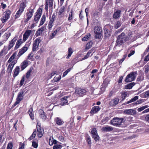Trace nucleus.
Instances as JSON below:
<instances>
[{
  "label": "nucleus",
  "instance_id": "44",
  "mask_svg": "<svg viewBox=\"0 0 149 149\" xmlns=\"http://www.w3.org/2000/svg\"><path fill=\"white\" fill-rule=\"evenodd\" d=\"M62 146L61 144H56L53 146V149H61Z\"/></svg>",
  "mask_w": 149,
  "mask_h": 149
},
{
  "label": "nucleus",
  "instance_id": "3",
  "mask_svg": "<svg viewBox=\"0 0 149 149\" xmlns=\"http://www.w3.org/2000/svg\"><path fill=\"white\" fill-rule=\"evenodd\" d=\"M125 122L123 118H119L117 117L113 118L110 121L111 124L116 127H119L122 123Z\"/></svg>",
  "mask_w": 149,
  "mask_h": 149
},
{
  "label": "nucleus",
  "instance_id": "12",
  "mask_svg": "<svg viewBox=\"0 0 149 149\" xmlns=\"http://www.w3.org/2000/svg\"><path fill=\"white\" fill-rule=\"evenodd\" d=\"M124 113L128 115H134L136 114V111L134 109H126L123 111Z\"/></svg>",
  "mask_w": 149,
  "mask_h": 149
},
{
  "label": "nucleus",
  "instance_id": "63",
  "mask_svg": "<svg viewBox=\"0 0 149 149\" xmlns=\"http://www.w3.org/2000/svg\"><path fill=\"white\" fill-rule=\"evenodd\" d=\"M55 17V16L54 14H53L52 17V18L50 20L49 22L53 23L54 21V19Z\"/></svg>",
  "mask_w": 149,
  "mask_h": 149
},
{
  "label": "nucleus",
  "instance_id": "30",
  "mask_svg": "<svg viewBox=\"0 0 149 149\" xmlns=\"http://www.w3.org/2000/svg\"><path fill=\"white\" fill-rule=\"evenodd\" d=\"M17 55L16 53H14L12 55L10 56L9 59L8 61V62L9 63H11L12 62L13 59L15 58Z\"/></svg>",
  "mask_w": 149,
  "mask_h": 149
},
{
  "label": "nucleus",
  "instance_id": "11",
  "mask_svg": "<svg viewBox=\"0 0 149 149\" xmlns=\"http://www.w3.org/2000/svg\"><path fill=\"white\" fill-rule=\"evenodd\" d=\"M86 91L85 89L82 88L77 89L75 91L76 94L81 96L86 95Z\"/></svg>",
  "mask_w": 149,
  "mask_h": 149
},
{
  "label": "nucleus",
  "instance_id": "27",
  "mask_svg": "<svg viewBox=\"0 0 149 149\" xmlns=\"http://www.w3.org/2000/svg\"><path fill=\"white\" fill-rule=\"evenodd\" d=\"M135 84L134 82H132L125 85V88L126 89H131L132 87L135 85Z\"/></svg>",
  "mask_w": 149,
  "mask_h": 149
},
{
  "label": "nucleus",
  "instance_id": "56",
  "mask_svg": "<svg viewBox=\"0 0 149 149\" xmlns=\"http://www.w3.org/2000/svg\"><path fill=\"white\" fill-rule=\"evenodd\" d=\"M61 78V76L60 75L58 77H54V79L55 82H57L60 80Z\"/></svg>",
  "mask_w": 149,
  "mask_h": 149
},
{
  "label": "nucleus",
  "instance_id": "46",
  "mask_svg": "<svg viewBox=\"0 0 149 149\" xmlns=\"http://www.w3.org/2000/svg\"><path fill=\"white\" fill-rule=\"evenodd\" d=\"M148 107V106L147 105H145L138 108L137 109V110L139 112H141L143 110H144L145 109L147 108Z\"/></svg>",
  "mask_w": 149,
  "mask_h": 149
},
{
  "label": "nucleus",
  "instance_id": "55",
  "mask_svg": "<svg viewBox=\"0 0 149 149\" xmlns=\"http://www.w3.org/2000/svg\"><path fill=\"white\" fill-rule=\"evenodd\" d=\"M24 53V52L21 49L18 53L17 56L18 58H19Z\"/></svg>",
  "mask_w": 149,
  "mask_h": 149
},
{
  "label": "nucleus",
  "instance_id": "6",
  "mask_svg": "<svg viewBox=\"0 0 149 149\" xmlns=\"http://www.w3.org/2000/svg\"><path fill=\"white\" fill-rule=\"evenodd\" d=\"M24 91L23 90H21L18 93L17 97L16 98V101L13 104V106H15L19 103L20 102L24 99Z\"/></svg>",
  "mask_w": 149,
  "mask_h": 149
},
{
  "label": "nucleus",
  "instance_id": "49",
  "mask_svg": "<svg viewBox=\"0 0 149 149\" xmlns=\"http://www.w3.org/2000/svg\"><path fill=\"white\" fill-rule=\"evenodd\" d=\"M71 70V68H69L68 69L66 70L63 73V77H65L66 76L69 72Z\"/></svg>",
  "mask_w": 149,
  "mask_h": 149
},
{
  "label": "nucleus",
  "instance_id": "5",
  "mask_svg": "<svg viewBox=\"0 0 149 149\" xmlns=\"http://www.w3.org/2000/svg\"><path fill=\"white\" fill-rule=\"evenodd\" d=\"M94 32L95 33V38L100 39L101 38V34L102 33V29L100 26H96L94 28Z\"/></svg>",
  "mask_w": 149,
  "mask_h": 149
},
{
  "label": "nucleus",
  "instance_id": "40",
  "mask_svg": "<svg viewBox=\"0 0 149 149\" xmlns=\"http://www.w3.org/2000/svg\"><path fill=\"white\" fill-rule=\"evenodd\" d=\"M9 18L4 15L1 19V20L3 23L6 22Z\"/></svg>",
  "mask_w": 149,
  "mask_h": 149
},
{
  "label": "nucleus",
  "instance_id": "50",
  "mask_svg": "<svg viewBox=\"0 0 149 149\" xmlns=\"http://www.w3.org/2000/svg\"><path fill=\"white\" fill-rule=\"evenodd\" d=\"M90 36V34H89V35H88L85 36L84 38H82V40L83 41H87L88 40Z\"/></svg>",
  "mask_w": 149,
  "mask_h": 149
},
{
  "label": "nucleus",
  "instance_id": "23",
  "mask_svg": "<svg viewBox=\"0 0 149 149\" xmlns=\"http://www.w3.org/2000/svg\"><path fill=\"white\" fill-rule=\"evenodd\" d=\"M14 72L13 73V77H15L19 74L20 71V68L19 66H16L15 69L14 70Z\"/></svg>",
  "mask_w": 149,
  "mask_h": 149
},
{
  "label": "nucleus",
  "instance_id": "57",
  "mask_svg": "<svg viewBox=\"0 0 149 149\" xmlns=\"http://www.w3.org/2000/svg\"><path fill=\"white\" fill-rule=\"evenodd\" d=\"M130 53L128 55V57H130L132 55H133L135 53V50H131L130 52Z\"/></svg>",
  "mask_w": 149,
  "mask_h": 149
},
{
  "label": "nucleus",
  "instance_id": "62",
  "mask_svg": "<svg viewBox=\"0 0 149 149\" xmlns=\"http://www.w3.org/2000/svg\"><path fill=\"white\" fill-rule=\"evenodd\" d=\"M24 77H23L21 79L20 81V86H22L23 85L24 83Z\"/></svg>",
  "mask_w": 149,
  "mask_h": 149
},
{
  "label": "nucleus",
  "instance_id": "18",
  "mask_svg": "<svg viewBox=\"0 0 149 149\" xmlns=\"http://www.w3.org/2000/svg\"><path fill=\"white\" fill-rule=\"evenodd\" d=\"M28 65V62L26 60H24L21 64V71L23 70Z\"/></svg>",
  "mask_w": 149,
  "mask_h": 149
},
{
  "label": "nucleus",
  "instance_id": "52",
  "mask_svg": "<svg viewBox=\"0 0 149 149\" xmlns=\"http://www.w3.org/2000/svg\"><path fill=\"white\" fill-rule=\"evenodd\" d=\"M32 70L31 69L26 73V77L27 79L29 78L30 76V73H31Z\"/></svg>",
  "mask_w": 149,
  "mask_h": 149
},
{
  "label": "nucleus",
  "instance_id": "61",
  "mask_svg": "<svg viewBox=\"0 0 149 149\" xmlns=\"http://www.w3.org/2000/svg\"><path fill=\"white\" fill-rule=\"evenodd\" d=\"M5 47H6V46H4V48L2 50L1 52H0V57L3 56L4 55L3 53H4L5 48Z\"/></svg>",
  "mask_w": 149,
  "mask_h": 149
},
{
  "label": "nucleus",
  "instance_id": "60",
  "mask_svg": "<svg viewBox=\"0 0 149 149\" xmlns=\"http://www.w3.org/2000/svg\"><path fill=\"white\" fill-rule=\"evenodd\" d=\"M57 73V72L56 71L52 72L49 75V78L50 79L51 78L52 76H54L55 74H56Z\"/></svg>",
  "mask_w": 149,
  "mask_h": 149
},
{
  "label": "nucleus",
  "instance_id": "48",
  "mask_svg": "<svg viewBox=\"0 0 149 149\" xmlns=\"http://www.w3.org/2000/svg\"><path fill=\"white\" fill-rule=\"evenodd\" d=\"M121 22L120 21H117L115 26V28L117 29L121 25Z\"/></svg>",
  "mask_w": 149,
  "mask_h": 149
},
{
  "label": "nucleus",
  "instance_id": "1",
  "mask_svg": "<svg viewBox=\"0 0 149 149\" xmlns=\"http://www.w3.org/2000/svg\"><path fill=\"white\" fill-rule=\"evenodd\" d=\"M41 41L40 38H36L34 41L32 48L31 52L29 55L28 57L29 59L31 60L33 56L34 52H35L38 49V47L39 43Z\"/></svg>",
  "mask_w": 149,
  "mask_h": 149
},
{
  "label": "nucleus",
  "instance_id": "24",
  "mask_svg": "<svg viewBox=\"0 0 149 149\" xmlns=\"http://www.w3.org/2000/svg\"><path fill=\"white\" fill-rule=\"evenodd\" d=\"M93 51L92 49H91L88 51L86 55L82 59L81 61L85 60L88 58L89 57L91 56L93 54H91V55L90 54L93 52Z\"/></svg>",
  "mask_w": 149,
  "mask_h": 149
},
{
  "label": "nucleus",
  "instance_id": "53",
  "mask_svg": "<svg viewBox=\"0 0 149 149\" xmlns=\"http://www.w3.org/2000/svg\"><path fill=\"white\" fill-rule=\"evenodd\" d=\"M37 130L38 132H40L41 131L43 132V129L41 128L40 126L38 125H37Z\"/></svg>",
  "mask_w": 149,
  "mask_h": 149
},
{
  "label": "nucleus",
  "instance_id": "31",
  "mask_svg": "<svg viewBox=\"0 0 149 149\" xmlns=\"http://www.w3.org/2000/svg\"><path fill=\"white\" fill-rule=\"evenodd\" d=\"M23 12V11L19 9L18 11L16 13L15 16V19H17L19 18L21 14Z\"/></svg>",
  "mask_w": 149,
  "mask_h": 149
},
{
  "label": "nucleus",
  "instance_id": "37",
  "mask_svg": "<svg viewBox=\"0 0 149 149\" xmlns=\"http://www.w3.org/2000/svg\"><path fill=\"white\" fill-rule=\"evenodd\" d=\"M37 134V132L36 130H34L31 136L29 138L28 140L29 141H30L32 140L33 138L35 137L36 134Z\"/></svg>",
  "mask_w": 149,
  "mask_h": 149
},
{
  "label": "nucleus",
  "instance_id": "19",
  "mask_svg": "<svg viewBox=\"0 0 149 149\" xmlns=\"http://www.w3.org/2000/svg\"><path fill=\"white\" fill-rule=\"evenodd\" d=\"M39 116L43 120H45L46 118V116L45 115V113L42 109H40L39 110Z\"/></svg>",
  "mask_w": 149,
  "mask_h": 149
},
{
  "label": "nucleus",
  "instance_id": "14",
  "mask_svg": "<svg viewBox=\"0 0 149 149\" xmlns=\"http://www.w3.org/2000/svg\"><path fill=\"white\" fill-rule=\"evenodd\" d=\"M17 37H15L11 41L9 42V45L8 46V50H10L15 44V42L17 40Z\"/></svg>",
  "mask_w": 149,
  "mask_h": 149
},
{
  "label": "nucleus",
  "instance_id": "58",
  "mask_svg": "<svg viewBox=\"0 0 149 149\" xmlns=\"http://www.w3.org/2000/svg\"><path fill=\"white\" fill-rule=\"evenodd\" d=\"M58 140L61 142H63L65 141L64 137L62 136H59Z\"/></svg>",
  "mask_w": 149,
  "mask_h": 149
},
{
  "label": "nucleus",
  "instance_id": "47",
  "mask_svg": "<svg viewBox=\"0 0 149 149\" xmlns=\"http://www.w3.org/2000/svg\"><path fill=\"white\" fill-rule=\"evenodd\" d=\"M13 147V143L11 142H10L9 143H8L7 145L6 149H12Z\"/></svg>",
  "mask_w": 149,
  "mask_h": 149
},
{
  "label": "nucleus",
  "instance_id": "59",
  "mask_svg": "<svg viewBox=\"0 0 149 149\" xmlns=\"http://www.w3.org/2000/svg\"><path fill=\"white\" fill-rule=\"evenodd\" d=\"M144 97L146 98L149 97V90L144 93Z\"/></svg>",
  "mask_w": 149,
  "mask_h": 149
},
{
  "label": "nucleus",
  "instance_id": "28",
  "mask_svg": "<svg viewBox=\"0 0 149 149\" xmlns=\"http://www.w3.org/2000/svg\"><path fill=\"white\" fill-rule=\"evenodd\" d=\"M30 43L29 42L26 43L25 45L21 49L25 52L27 50L28 47L30 45Z\"/></svg>",
  "mask_w": 149,
  "mask_h": 149
},
{
  "label": "nucleus",
  "instance_id": "43",
  "mask_svg": "<svg viewBox=\"0 0 149 149\" xmlns=\"http://www.w3.org/2000/svg\"><path fill=\"white\" fill-rule=\"evenodd\" d=\"M59 29H57L56 30H55L53 33H52V35L50 36L51 39H52L54 37V36L57 33L58 31H59Z\"/></svg>",
  "mask_w": 149,
  "mask_h": 149
},
{
  "label": "nucleus",
  "instance_id": "25",
  "mask_svg": "<svg viewBox=\"0 0 149 149\" xmlns=\"http://www.w3.org/2000/svg\"><path fill=\"white\" fill-rule=\"evenodd\" d=\"M44 28L45 27L42 26L41 28L39 29L36 32V35L37 36H40L44 30Z\"/></svg>",
  "mask_w": 149,
  "mask_h": 149
},
{
  "label": "nucleus",
  "instance_id": "26",
  "mask_svg": "<svg viewBox=\"0 0 149 149\" xmlns=\"http://www.w3.org/2000/svg\"><path fill=\"white\" fill-rule=\"evenodd\" d=\"M28 112L29 114L31 119L32 120H34V117L33 108H31L29 110Z\"/></svg>",
  "mask_w": 149,
  "mask_h": 149
},
{
  "label": "nucleus",
  "instance_id": "32",
  "mask_svg": "<svg viewBox=\"0 0 149 149\" xmlns=\"http://www.w3.org/2000/svg\"><path fill=\"white\" fill-rule=\"evenodd\" d=\"M22 43V40L21 39H20L18 40L16 44L15 48L16 49L18 48L20 45H21V44Z\"/></svg>",
  "mask_w": 149,
  "mask_h": 149
},
{
  "label": "nucleus",
  "instance_id": "21",
  "mask_svg": "<svg viewBox=\"0 0 149 149\" xmlns=\"http://www.w3.org/2000/svg\"><path fill=\"white\" fill-rule=\"evenodd\" d=\"M113 127L110 126H107L105 127H103L102 128L103 131L106 132H111L113 131Z\"/></svg>",
  "mask_w": 149,
  "mask_h": 149
},
{
  "label": "nucleus",
  "instance_id": "64",
  "mask_svg": "<svg viewBox=\"0 0 149 149\" xmlns=\"http://www.w3.org/2000/svg\"><path fill=\"white\" fill-rule=\"evenodd\" d=\"M64 8L63 7H61L59 10V13L60 15H61L64 12Z\"/></svg>",
  "mask_w": 149,
  "mask_h": 149
},
{
  "label": "nucleus",
  "instance_id": "45",
  "mask_svg": "<svg viewBox=\"0 0 149 149\" xmlns=\"http://www.w3.org/2000/svg\"><path fill=\"white\" fill-rule=\"evenodd\" d=\"M92 44V42H88L86 46V49H89L91 47Z\"/></svg>",
  "mask_w": 149,
  "mask_h": 149
},
{
  "label": "nucleus",
  "instance_id": "10",
  "mask_svg": "<svg viewBox=\"0 0 149 149\" xmlns=\"http://www.w3.org/2000/svg\"><path fill=\"white\" fill-rule=\"evenodd\" d=\"M70 96H67L62 98L61 101V105L62 106L68 105V102L70 101Z\"/></svg>",
  "mask_w": 149,
  "mask_h": 149
},
{
  "label": "nucleus",
  "instance_id": "2",
  "mask_svg": "<svg viewBox=\"0 0 149 149\" xmlns=\"http://www.w3.org/2000/svg\"><path fill=\"white\" fill-rule=\"evenodd\" d=\"M129 39V38L125 35L124 33L122 32L118 36L116 43L117 45L119 46L128 40Z\"/></svg>",
  "mask_w": 149,
  "mask_h": 149
},
{
  "label": "nucleus",
  "instance_id": "22",
  "mask_svg": "<svg viewBox=\"0 0 149 149\" xmlns=\"http://www.w3.org/2000/svg\"><path fill=\"white\" fill-rule=\"evenodd\" d=\"M121 11L120 10H117L113 15V17L115 19H118L120 15Z\"/></svg>",
  "mask_w": 149,
  "mask_h": 149
},
{
  "label": "nucleus",
  "instance_id": "4",
  "mask_svg": "<svg viewBox=\"0 0 149 149\" xmlns=\"http://www.w3.org/2000/svg\"><path fill=\"white\" fill-rule=\"evenodd\" d=\"M137 75V71L130 73L126 77L125 79V81L126 82H128L134 81Z\"/></svg>",
  "mask_w": 149,
  "mask_h": 149
},
{
  "label": "nucleus",
  "instance_id": "15",
  "mask_svg": "<svg viewBox=\"0 0 149 149\" xmlns=\"http://www.w3.org/2000/svg\"><path fill=\"white\" fill-rule=\"evenodd\" d=\"M16 62V61L14 60L9 64L7 68V71L8 72H11Z\"/></svg>",
  "mask_w": 149,
  "mask_h": 149
},
{
  "label": "nucleus",
  "instance_id": "39",
  "mask_svg": "<svg viewBox=\"0 0 149 149\" xmlns=\"http://www.w3.org/2000/svg\"><path fill=\"white\" fill-rule=\"evenodd\" d=\"M11 14V12L9 10H8L4 12V15L9 18Z\"/></svg>",
  "mask_w": 149,
  "mask_h": 149
},
{
  "label": "nucleus",
  "instance_id": "8",
  "mask_svg": "<svg viewBox=\"0 0 149 149\" xmlns=\"http://www.w3.org/2000/svg\"><path fill=\"white\" fill-rule=\"evenodd\" d=\"M91 133L92 134V138L94 139L95 141L99 140L100 137L98 134L96 128H93L91 132Z\"/></svg>",
  "mask_w": 149,
  "mask_h": 149
},
{
  "label": "nucleus",
  "instance_id": "41",
  "mask_svg": "<svg viewBox=\"0 0 149 149\" xmlns=\"http://www.w3.org/2000/svg\"><path fill=\"white\" fill-rule=\"evenodd\" d=\"M139 97L138 96H136L133 98H132L131 100L128 101V103H130L132 102H134L138 99Z\"/></svg>",
  "mask_w": 149,
  "mask_h": 149
},
{
  "label": "nucleus",
  "instance_id": "36",
  "mask_svg": "<svg viewBox=\"0 0 149 149\" xmlns=\"http://www.w3.org/2000/svg\"><path fill=\"white\" fill-rule=\"evenodd\" d=\"M119 101V100L118 98H115L114 99L112 100L111 102H112L113 104L112 105H115L117 104Z\"/></svg>",
  "mask_w": 149,
  "mask_h": 149
},
{
  "label": "nucleus",
  "instance_id": "20",
  "mask_svg": "<svg viewBox=\"0 0 149 149\" xmlns=\"http://www.w3.org/2000/svg\"><path fill=\"white\" fill-rule=\"evenodd\" d=\"M56 123L59 125H63L64 122L59 117L56 118L54 120Z\"/></svg>",
  "mask_w": 149,
  "mask_h": 149
},
{
  "label": "nucleus",
  "instance_id": "17",
  "mask_svg": "<svg viewBox=\"0 0 149 149\" xmlns=\"http://www.w3.org/2000/svg\"><path fill=\"white\" fill-rule=\"evenodd\" d=\"M109 26V25L105 26L104 29V32L105 35V38H108L110 36L111 34L107 28Z\"/></svg>",
  "mask_w": 149,
  "mask_h": 149
},
{
  "label": "nucleus",
  "instance_id": "7",
  "mask_svg": "<svg viewBox=\"0 0 149 149\" xmlns=\"http://www.w3.org/2000/svg\"><path fill=\"white\" fill-rule=\"evenodd\" d=\"M35 8V7L33 6L32 7V6H31L28 9V12L26 13L27 18L25 20L26 22H28L32 17L34 12V10Z\"/></svg>",
  "mask_w": 149,
  "mask_h": 149
},
{
  "label": "nucleus",
  "instance_id": "54",
  "mask_svg": "<svg viewBox=\"0 0 149 149\" xmlns=\"http://www.w3.org/2000/svg\"><path fill=\"white\" fill-rule=\"evenodd\" d=\"M72 19V10L70 12L69 16L68 18V20H70Z\"/></svg>",
  "mask_w": 149,
  "mask_h": 149
},
{
  "label": "nucleus",
  "instance_id": "16",
  "mask_svg": "<svg viewBox=\"0 0 149 149\" xmlns=\"http://www.w3.org/2000/svg\"><path fill=\"white\" fill-rule=\"evenodd\" d=\"M100 109V108L98 106H95L92 108L90 113L94 114L97 113Z\"/></svg>",
  "mask_w": 149,
  "mask_h": 149
},
{
  "label": "nucleus",
  "instance_id": "13",
  "mask_svg": "<svg viewBox=\"0 0 149 149\" xmlns=\"http://www.w3.org/2000/svg\"><path fill=\"white\" fill-rule=\"evenodd\" d=\"M32 31L31 30H26L23 35V40L24 42L25 41L30 35Z\"/></svg>",
  "mask_w": 149,
  "mask_h": 149
},
{
  "label": "nucleus",
  "instance_id": "9",
  "mask_svg": "<svg viewBox=\"0 0 149 149\" xmlns=\"http://www.w3.org/2000/svg\"><path fill=\"white\" fill-rule=\"evenodd\" d=\"M42 9L39 8L37 10L36 12L35 13L34 20L36 23H37L38 22L40 18L42 15Z\"/></svg>",
  "mask_w": 149,
  "mask_h": 149
},
{
  "label": "nucleus",
  "instance_id": "29",
  "mask_svg": "<svg viewBox=\"0 0 149 149\" xmlns=\"http://www.w3.org/2000/svg\"><path fill=\"white\" fill-rule=\"evenodd\" d=\"M73 52V51L71 47L69 48L68 50V54L66 58L67 59H68L71 56Z\"/></svg>",
  "mask_w": 149,
  "mask_h": 149
},
{
  "label": "nucleus",
  "instance_id": "33",
  "mask_svg": "<svg viewBox=\"0 0 149 149\" xmlns=\"http://www.w3.org/2000/svg\"><path fill=\"white\" fill-rule=\"evenodd\" d=\"M45 19L46 15L45 14L43 15L41 18V20L40 22V24H39L40 26H41L44 24L45 21Z\"/></svg>",
  "mask_w": 149,
  "mask_h": 149
},
{
  "label": "nucleus",
  "instance_id": "42",
  "mask_svg": "<svg viewBox=\"0 0 149 149\" xmlns=\"http://www.w3.org/2000/svg\"><path fill=\"white\" fill-rule=\"evenodd\" d=\"M109 119V117H106L104 118L101 121V123H102V124H104L107 122L108 120Z\"/></svg>",
  "mask_w": 149,
  "mask_h": 149
},
{
  "label": "nucleus",
  "instance_id": "38",
  "mask_svg": "<svg viewBox=\"0 0 149 149\" xmlns=\"http://www.w3.org/2000/svg\"><path fill=\"white\" fill-rule=\"evenodd\" d=\"M46 3H47L49 7H52L53 4V0H46Z\"/></svg>",
  "mask_w": 149,
  "mask_h": 149
},
{
  "label": "nucleus",
  "instance_id": "34",
  "mask_svg": "<svg viewBox=\"0 0 149 149\" xmlns=\"http://www.w3.org/2000/svg\"><path fill=\"white\" fill-rule=\"evenodd\" d=\"M26 6V5L23 2H22L20 4L19 9L24 11L25 8Z\"/></svg>",
  "mask_w": 149,
  "mask_h": 149
},
{
  "label": "nucleus",
  "instance_id": "35",
  "mask_svg": "<svg viewBox=\"0 0 149 149\" xmlns=\"http://www.w3.org/2000/svg\"><path fill=\"white\" fill-rule=\"evenodd\" d=\"M86 141L90 146H91V139L89 136L87 135L86 136Z\"/></svg>",
  "mask_w": 149,
  "mask_h": 149
},
{
  "label": "nucleus",
  "instance_id": "51",
  "mask_svg": "<svg viewBox=\"0 0 149 149\" xmlns=\"http://www.w3.org/2000/svg\"><path fill=\"white\" fill-rule=\"evenodd\" d=\"M38 146V143H37L33 141L32 143V146L35 148H37Z\"/></svg>",
  "mask_w": 149,
  "mask_h": 149
}]
</instances>
